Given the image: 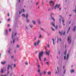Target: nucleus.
I'll return each mask as SVG.
<instances>
[{
	"label": "nucleus",
	"instance_id": "nucleus-1",
	"mask_svg": "<svg viewBox=\"0 0 76 76\" xmlns=\"http://www.w3.org/2000/svg\"><path fill=\"white\" fill-rule=\"evenodd\" d=\"M43 51L40 52L39 53V58L40 61H41V57L42 56H43Z\"/></svg>",
	"mask_w": 76,
	"mask_h": 76
},
{
	"label": "nucleus",
	"instance_id": "nucleus-2",
	"mask_svg": "<svg viewBox=\"0 0 76 76\" xmlns=\"http://www.w3.org/2000/svg\"><path fill=\"white\" fill-rule=\"evenodd\" d=\"M22 16H23L25 18H26V19H27V22H29V20H28V15L27 14H26V15L24 14H22Z\"/></svg>",
	"mask_w": 76,
	"mask_h": 76
},
{
	"label": "nucleus",
	"instance_id": "nucleus-3",
	"mask_svg": "<svg viewBox=\"0 0 76 76\" xmlns=\"http://www.w3.org/2000/svg\"><path fill=\"white\" fill-rule=\"evenodd\" d=\"M67 40L68 42V44H70V43L72 42V39H71V37L70 36H69L68 37Z\"/></svg>",
	"mask_w": 76,
	"mask_h": 76
},
{
	"label": "nucleus",
	"instance_id": "nucleus-4",
	"mask_svg": "<svg viewBox=\"0 0 76 76\" xmlns=\"http://www.w3.org/2000/svg\"><path fill=\"white\" fill-rule=\"evenodd\" d=\"M37 67L38 69V70H37V72L38 73H39V74L40 75V76H41V73L40 72V70H39V67H40V65H38L37 66Z\"/></svg>",
	"mask_w": 76,
	"mask_h": 76
},
{
	"label": "nucleus",
	"instance_id": "nucleus-5",
	"mask_svg": "<svg viewBox=\"0 0 76 76\" xmlns=\"http://www.w3.org/2000/svg\"><path fill=\"white\" fill-rule=\"evenodd\" d=\"M53 16H54V14L53 13H52L50 15L51 18L52 19V20H53V22H55V19H54V18L53 17Z\"/></svg>",
	"mask_w": 76,
	"mask_h": 76
},
{
	"label": "nucleus",
	"instance_id": "nucleus-6",
	"mask_svg": "<svg viewBox=\"0 0 76 76\" xmlns=\"http://www.w3.org/2000/svg\"><path fill=\"white\" fill-rule=\"evenodd\" d=\"M50 6H54V3L53 1H50Z\"/></svg>",
	"mask_w": 76,
	"mask_h": 76
},
{
	"label": "nucleus",
	"instance_id": "nucleus-7",
	"mask_svg": "<svg viewBox=\"0 0 76 76\" xmlns=\"http://www.w3.org/2000/svg\"><path fill=\"white\" fill-rule=\"evenodd\" d=\"M46 55H47V56H50V51L49 50L48 51H47V50L45 52Z\"/></svg>",
	"mask_w": 76,
	"mask_h": 76
},
{
	"label": "nucleus",
	"instance_id": "nucleus-8",
	"mask_svg": "<svg viewBox=\"0 0 76 76\" xmlns=\"http://www.w3.org/2000/svg\"><path fill=\"white\" fill-rule=\"evenodd\" d=\"M60 4H57L56 6H55V7L54 8V9H56V8L58 7V8H59V7H60Z\"/></svg>",
	"mask_w": 76,
	"mask_h": 76
},
{
	"label": "nucleus",
	"instance_id": "nucleus-9",
	"mask_svg": "<svg viewBox=\"0 0 76 76\" xmlns=\"http://www.w3.org/2000/svg\"><path fill=\"white\" fill-rule=\"evenodd\" d=\"M9 66H10V65H9L7 67V75H9Z\"/></svg>",
	"mask_w": 76,
	"mask_h": 76
},
{
	"label": "nucleus",
	"instance_id": "nucleus-10",
	"mask_svg": "<svg viewBox=\"0 0 76 76\" xmlns=\"http://www.w3.org/2000/svg\"><path fill=\"white\" fill-rule=\"evenodd\" d=\"M1 73H4V68L1 69Z\"/></svg>",
	"mask_w": 76,
	"mask_h": 76
},
{
	"label": "nucleus",
	"instance_id": "nucleus-11",
	"mask_svg": "<svg viewBox=\"0 0 76 76\" xmlns=\"http://www.w3.org/2000/svg\"><path fill=\"white\" fill-rule=\"evenodd\" d=\"M62 21L63 26H64V25H65V24H64V20H62Z\"/></svg>",
	"mask_w": 76,
	"mask_h": 76
},
{
	"label": "nucleus",
	"instance_id": "nucleus-12",
	"mask_svg": "<svg viewBox=\"0 0 76 76\" xmlns=\"http://www.w3.org/2000/svg\"><path fill=\"white\" fill-rule=\"evenodd\" d=\"M70 72L71 73H75V70L74 69H72L70 70Z\"/></svg>",
	"mask_w": 76,
	"mask_h": 76
},
{
	"label": "nucleus",
	"instance_id": "nucleus-13",
	"mask_svg": "<svg viewBox=\"0 0 76 76\" xmlns=\"http://www.w3.org/2000/svg\"><path fill=\"white\" fill-rule=\"evenodd\" d=\"M76 26H75L74 28L72 30L74 32H75V31H76Z\"/></svg>",
	"mask_w": 76,
	"mask_h": 76
},
{
	"label": "nucleus",
	"instance_id": "nucleus-14",
	"mask_svg": "<svg viewBox=\"0 0 76 76\" xmlns=\"http://www.w3.org/2000/svg\"><path fill=\"white\" fill-rule=\"evenodd\" d=\"M1 64H3V65L4 64H5V63H6V61H5L4 62H1Z\"/></svg>",
	"mask_w": 76,
	"mask_h": 76
},
{
	"label": "nucleus",
	"instance_id": "nucleus-15",
	"mask_svg": "<svg viewBox=\"0 0 76 76\" xmlns=\"http://www.w3.org/2000/svg\"><path fill=\"white\" fill-rule=\"evenodd\" d=\"M63 32V30H62L61 31V32H60V31H59V34H60L61 35H62V34Z\"/></svg>",
	"mask_w": 76,
	"mask_h": 76
},
{
	"label": "nucleus",
	"instance_id": "nucleus-16",
	"mask_svg": "<svg viewBox=\"0 0 76 76\" xmlns=\"http://www.w3.org/2000/svg\"><path fill=\"white\" fill-rule=\"evenodd\" d=\"M69 53L67 54V58H66V60H68V58H69Z\"/></svg>",
	"mask_w": 76,
	"mask_h": 76
},
{
	"label": "nucleus",
	"instance_id": "nucleus-17",
	"mask_svg": "<svg viewBox=\"0 0 76 76\" xmlns=\"http://www.w3.org/2000/svg\"><path fill=\"white\" fill-rule=\"evenodd\" d=\"M39 42H40V41L38 40L37 41V45H39Z\"/></svg>",
	"mask_w": 76,
	"mask_h": 76
},
{
	"label": "nucleus",
	"instance_id": "nucleus-18",
	"mask_svg": "<svg viewBox=\"0 0 76 76\" xmlns=\"http://www.w3.org/2000/svg\"><path fill=\"white\" fill-rule=\"evenodd\" d=\"M38 23L39 24V25H40V24H41V22H40V20H38Z\"/></svg>",
	"mask_w": 76,
	"mask_h": 76
},
{
	"label": "nucleus",
	"instance_id": "nucleus-19",
	"mask_svg": "<svg viewBox=\"0 0 76 76\" xmlns=\"http://www.w3.org/2000/svg\"><path fill=\"white\" fill-rule=\"evenodd\" d=\"M54 28H55V29H57V28H58V26H55V27H54Z\"/></svg>",
	"mask_w": 76,
	"mask_h": 76
},
{
	"label": "nucleus",
	"instance_id": "nucleus-20",
	"mask_svg": "<svg viewBox=\"0 0 76 76\" xmlns=\"http://www.w3.org/2000/svg\"><path fill=\"white\" fill-rule=\"evenodd\" d=\"M53 41V45H54V39L52 38V39Z\"/></svg>",
	"mask_w": 76,
	"mask_h": 76
},
{
	"label": "nucleus",
	"instance_id": "nucleus-21",
	"mask_svg": "<svg viewBox=\"0 0 76 76\" xmlns=\"http://www.w3.org/2000/svg\"><path fill=\"white\" fill-rule=\"evenodd\" d=\"M51 24H52V25L54 26V27H55V24L54 23H52Z\"/></svg>",
	"mask_w": 76,
	"mask_h": 76
},
{
	"label": "nucleus",
	"instance_id": "nucleus-22",
	"mask_svg": "<svg viewBox=\"0 0 76 76\" xmlns=\"http://www.w3.org/2000/svg\"><path fill=\"white\" fill-rule=\"evenodd\" d=\"M32 22L34 24V25H35L36 23H35V21H34V20H33L32 21Z\"/></svg>",
	"mask_w": 76,
	"mask_h": 76
},
{
	"label": "nucleus",
	"instance_id": "nucleus-23",
	"mask_svg": "<svg viewBox=\"0 0 76 76\" xmlns=\"http://www.w3.org/2000/svg\"><path fill=\"white\" fill-rule=\"evenodd\" d=\"M48 75H51V72H48Z\"/></svg>",
	"mask_w": 76,
	"mask_h": 76
},
{
	"label": "nucleus",
	"instance_id": "nucleus-24",
	"mask_svg": "<svg viewBox=\"0 0 76 76\" xmlns=\"http://www.w3.org/2000/svg\"><path fill=\"white\" fill-rule=\"evenodd\" d=\"M70 27H69L68 30L67 31V33H69V30H70Z\"/></svg>",
	"mask_w": 76,
	"mask_h": 76
},
{
	"label": "nucleus",
	"instance_id": "nucleus-25",
	"mask_svg": "<svg viewBox=\"0 0 76 76\" xmlns=\"http://www.w3.org/2000/svg\"><path fill=\"white\" fill-rule=\"evenodd\" d=\"M37 42H35L34 43V46H37Z\"/></svg>",
	"mask_w": 76,
	"mask_h": 76
},
{
	"label": "nucleus",
	"instance_id": "nucleus-26",
	"mask_svg": "<svg viewBox=\"0 0 76 76\" xmlns=\"http://www.w3.org/2000/svg\"><path fill=\"white\" fill-rule=\"evenodd\" d=\"M10 66L9 67H11V70H12V66H10V65H8V66Z\"/></svg>",
	"mask_w": 76,
	"mask_h": 76
},
{
	"label": "nucleus",
	"instance_id": "nucleus-27",
	"mask_svg": "<svg viewBox=\"0 0 76 76\" xmlns=\"http://www.w3.org/2000/svg\"><path fill=\"white\" fill-rule=\"evenodd\" d=\"M13 31L12 32V39H13Z\"/></svg>",
	"mask_w": 76,
	"mask_h": 76
},
{
	"label": "nucleus",
	"instance_id": "nucleus-28",
	"mask_svg": "<svg viewBox=\"0 0 76 76\" xmlns=\"http://www.w3.org/2000/svg\"><path fill=\"white\" fill-rule=\"evenodd\" d=\"M46 60H47L46 59V58H44V61H46Z\"/></svg>",
	"mask_w": 76,
	"mask_h": 76
},
{
	"label": "nucleus",
	"instance_id": "nucleus-29",
	"mask_svg": "<svg viewBox=\"0 0 76 76\" xmlns=\"http://www.w3.org/2000/svg\"><path fill=\"white\" fill-rule=\"evenodd\" d=\"M30 26L31 28H32L33 27V26L31 25H30Z\"/></svg>",
	"mask_w": 76,
	"mask_h": 76
},
{
	"label": "nucleus",
	"instance_id": "nucleus-30",
	"mask_svg": "<svg viewBox=\"0 0 76 76\" xmlns=\"http://www.w3.org/2000/svg\"><path fill=\"white\" fill-rule=\"evenodd\" d=\"M16 64H14L13 66H14V68H15V67H16Z\"/></svg>",
	"mask_w": 76,
	"mask_h": 76
},
{
	"label": "nucleus",
	"instance_id": "nucleus-31",
	"mask_svg": "<svg viewBox=\"0 0 76 76\" xmlns=\"http://www.w3.org/2000/svg\"><path fill=\"white\" fill-rule=\"evenodd\" d=\"M51 29H52V30H53V31H55V30L54 29H53V27H51Z\"/></svg>",
	"mask_w": 76,
	"mask_h": 76
},
{
	"label": "nucleus",
	"instance_id": "nucleus-32",
	"mask_svg": "<svg viewBox=\"0 0 76 76\" xmlns=\"http://www.w3.org/2000/svg\"><path fill=\"white\" fill-rule=\"evenodd\" d=\"M41 37H42V36H41V34H40V36L39 37V38H41Z\"/></svg>",
	"mask_w": 76,
	"mask_h": 76
},
{
	"label": "nucleus",
	"instance_id": "nucleus-33",
	"mask_svg": "<svg viewBox=\"0 0 76 76\" xmlns=\"http://www.w3.org/2000/svg\"><path fill=\"white\" fill-rule=\"evenodd\" d=\"M44 72H44V75H45L46 74V73H47V72L46 71H45V70H44Z\"/></svg>",
	"mask_w": 76,
	"mask_h": 76
},
{
	"label": "nucleus",
	"instance_id": "nucleus-34",
	"mask_svg": "<svg viewBox=\"0 0 76 76\" xmlns=\"http://www.w3.org/2000/svg\"><path fill=\"white\" fill-rule=\"evenodd\" d=\"M66 69H65L64 71V74H65V73H66Z\"/></svg>",
	"mask_w": 76,
	"mask_h": 76
},
{
	"label": "nucleus",
	"instance_id": "nucleus-35",
	"mask_svg": "<svg viewBox=\"0 0 76 76\" xmlns=\"http://www.w3.org/2000/svg\"><path fill=\"white\" fill-rule=\"evenodd\" d=\"M15 39H14L13 40V44H14V42H15Z\"/></svg>",
	"mask_w": 76,
	"mask_h": 76
},
{
	"label": "nucleus",
	"instance_id": "nucleus-36",
	"mask_svg": "<svg viewBox=\"0 0 76 76\" xmlns=\"http://www.w3.org/2000/svg\"><path fill=\"white\" fill-rule=\"evenodd\" d=\"M46 64L48 65V64H49V62H46Z\"/></svg>",
	"mask_w": 76,
	"mask_h": 76
},
{
	"label": "nucleus",
	"instance_id": "nucleus-37",
	"mask_svg": "<svg viewBox=\"0 0 76 76\" xmlns=\"http://www.w3.org/2000/svg\"><path fill=\"white\" fill-rule=\"evenodd\" d=\"M41 30H42V31H45V30H44V29H43V28H41Z\"/></svg>",
	"mask_w": 76,
	"mask_h": 76
},
{
	"label": "nucleus",
	"instance_id": "nucleus-38",
	"mask_svg": "<svg viewBox=\"0 0 76 76\" xmlns=\"http://www.w3.org/2000/svg\"><path fill=\"white\" fill-rule=\"evenodd\" d=\"M38 3H39V2H37L36 4V5H38Z\"/></svg>",
	"mask_w": 76,
	"mask_h": 76
},
{
	"label": "nucleus",
	"instance_id": "nucleus-39",
	"mask_svg": "<svg viewBox=\"0 0 76 76\" xmlns=\"http://www.w3.org/2000/svg\"><path fill=\"white\" fill-rule=\"evenodd\" d=\"M10 18H8V19L7 20H8V22H9V21H10Z\"/></svg>",
	"mask_w": 76,
	"mask_h": 76
},
{
	"label": "nucleus",
	"instance_id": "nucleus-40",
	"mask_svg": "<svg viewBox=\"0 0 76 76\" xmlns=\"http://www.w3.org/2000/svg\"><path fill=\"white\" fill-rule=\"evenodd\" d=\"M45 48L46 50V51H47V47L46 46H45Z\"/></svg>",
	"mask_w": 76,
	"mask_h": 76
},
{
	"label": "nucleus",
	"instance_id": "nucleus-41",
	"mask_svg": "<svg viewBox=\"0 0 76 76\" xmlns=\"http://www.w3.org/2000/svg\"><path fill=\"white\" fill-rule=\"evenodd\" d=\"M17 48H19V45H17Z\"/></svg>",
	"mask_w": 76,
	"mask_h": 76
},
{
	"label": "nucleus",
	"instance_id": "nucleus-42",
	"mask_svg": "<svg viewBox=\"0 0 76 76\" xmlns=\"http://www.w3.org/2000/svg\"><path fill=\"white\" fill-rule=\"evenodd\" d=\"M25 64L28 65V62H26V63H25Z\"/></svg>",
	"mask_w": 76,
	"mask_h": 76
},
{
	"label": "nucleus",
	"instance_id": "nucleus-43",
	"mask_svg": "<svg viewBox=\"0 0 76 76\" xmlns=\"http://www.w3.org/2000/svg\"><path fill=\"white\" fill-rule=\"evenodd\" d=\"M25 10H24V9H23V12H25Z\"/></svg>",
	"mask_w": 76,
	"mask_h": 76
},
{
	"label": "nucleus",
	"instance_id": "nucleus-44",
	"mask_svg": "<svg viewBox=\"0 0 76 76\" xmlns=\"http://www.w3.org/2000/svg\"><path fill=\"white\" fill-rule=\"evenodd\" d=\"M65 59H66V56H64V60H65Z\"/></svg>",
	"mask_w": 76,
	"mask_h": 76
},
{
	"label": "nucleus",
	"instance_id": "nucleus-45",
	"mask_svg": "<svg viewBox=\"0 0 76 76\" xmlns=\"http://www.w3.org/2000/svg\"><path fill=\"white\" fill-rule=\"evenodd\" d=\"M16 34H17V33H15V34H14V36L16 35Z\"/></svg>",
	"mask_w": 76,
	"mask_h": 76
},
{
	"label": "nucleus",
	"instance_id": "nucleus-46",
	"mask_svg": "<svg viewBox=\"0 0 76 76\" xmlns=\"http://www.w3.org/2000/svg\"><path fill=\"white\" fill-rule=\"evenodd\" d=\"M59 28H61V25H60L59 26Z\"/></svg>",
	"mask_w": 76,
	"mask_h": 76
},
{
	"label": "nucleus",
	"instance_id": "nucleus-47",
	"mask_svg": "<svg viewBox=\"0 0 76 76\" xmlns=\"http://www.w3.org/2000/svg\"><path fill=\"white\" fill-rule=\"evenodd\" d=\"M10 49L9 51H8V53H10Z\"/></svg>",
	"mask_w": 76,
	"mask_h": 76
},
{
	"label": "nucleus",
	"instance_id": "nucleus-48",
	"mask_svg": "<svg viewBox=\"0 0 76 76\" xmlns=\"http://www.w3.org/2000/svg\"><path fill=\"white\" fill-rule=\"evenodd\" d=\"M12 75H13V73H11V74L10 75V76H12Z\"/></svg>",
	"mask_w": 76,
	"mask_h": 76
},
{
	"label": "nucleus",
	"instance_id": "nucleus-49",
	"mask_svg": "<svg viewBox=\"0 0 76 76\" xmlns=\"http://www.w3.org/2000/svg\"><path fill=\"white\" fill-rule=\"evenodd\" d=\"M75 13H76V10H75H75H73V12H75Z\"/></svg>",
	"mask_w": 76,
	"mask_h": 76
},
{
	"label": "nucleus",
	"instance_id": "nucleus-50",
	"mask_svg": "<svg viewBox=\"0 0 76 76\" xmlns=\"http://www.w3.org/2000/svg\"><path fill=\"white\" fill-rule=\"evenodd\" d=\"M1 76H7V75H1Z\"/></svg>",
	"mask_w": 76,
	"mask_h": 76
},
{
	"label": "nucleus",
	"instance_id": "nucleus-51",
	"mask_svg": "<svg viewBox=\"0 0 76 76\" xmlns=\"http://www.w3.org/2000/svg\"><path fill=\"white\" fill-rule=\"evenodd\" d=\"M66 32V31H64V35L65 34V33Z\"/></svg>",
	"mask_w": 76,
	"mask_h": 76
},
{
	"label": "nucleus",
	"instance_id": "nucleus-52",
	"mask_svg": "<svg viewBox=\"0 0 76 76\" xmlns=\"http://www.w3.org/2000/svg\"><path fill=\"white\" fill-rule=\"evenodd\" d=\"M9 31H10H10H11V28H10L9 29Z\"/></svg>",
	"mask_w": 76,
	"mask_h": 76
},
{
	"label": "nucleus",
	"instance_id": "nucleus-53",
	"mask_svg": "<svg viewBox=\"0 0 76 76\" xmlns=\"http://www.w3.org/2000/svg\"><path fill=\"white\" fill-rule=\"evenodd\" d=\"M14 57L13 56H11V58H13Z\"/></svg>",
	"mask_w": 76,
	"mask_h": 76
},
{
	"label": "nucleus",
	"instance_id": "nucleus-54",
	"mask_svg": "<svg viewBox=\"0 0 76 76\" xmlns=\"http://www.w3.org/2000/svg\"><path fill=\"white\" fill-rule=\"evenodd\" d=\"M48 47H50V45H48Z\"/></svg>",
	"mask_w": 76,
	"mask_h": 76
},
{
	"label": "nucleus",
	"instance_id": "nucleus-55",
	"mask_svg": "<svg viewBox=\"0 0 76 76\" xmlns=\"http://www.w3.org/2000/svg\"><path fill=\"white\" fill-rule=\"evenodd\" d=\"M63 68L64 69V68H65V66L64 65L63 66Z\"/></svg>",
	"mask_w": 76,
	"mask_h": 76
},
{
	"label": "nucleus",
	"instance_id": "nucleus-56",
	"mask_svg": "<svg viewBox=\"0 0 76 76\" xmlns=\"http://www.w3.org/2000/svg\"><path fill=\"white\" fill-rule=\"evenodd\" d=\"M55 73H56V74H57V70H56V72H55Z\"/></svg>",
	"mask_w": 76,
	"mask_h": 76
},
{
	"label": "nucleus",
	"instance_id": "nucleus-57",
	"mask_svg": "<svg viewBox=\"0 0 76 76\" xmlns=\"http://www.w3.org/2000/svg\"><path fill=\"white\" fill-rule=\"evenodd\" d=\"M6 32H7V29H6Z\"/></svg>",
	"mask_w": 76,
	"mask_h": 76
},
{
	"label": "nucleus",
	"instance_id": "nucleus-58",
	"mask_svg": "<svg viewBox=\"0 0 76 76\" xmlns=\"http://www.w3.org/2000/svg\"><path fill=\"white\" fill-rule=\"evenodd\" d=\"M37 39V37H35L34 38V40H35V39Z\"/></svg>",
	"mask_w": 76,
	"mask_h": 76
},
{
	"label": "nucleus",
	"instance_id": "nucleus-59",
	"mask_svg": "<svg viewBox=\"0 0 76 76\" xmlns=\"http://www.w3.org/2000/svg\"><path fill=\"white\" fill-rule=\"evenodd\" d=\"M61 8H59V10H61Z\"/></svg>",
	"mask_w": 76,
	"mask_h": 76
},
{
	"label": "nucleus",
	"instance_id": "nucleus-60",
	"mask_svg": "<svg viewBox=\"0 0 76 76\" xmlns=\"http://www.w3.org/2000/svg\"><path fill=\"white\" fill-rule=\"evenodd\" d=\"M59 21H60H60H61V19H59Z\"/></svg>",
	"mask_w": 76,
	"mask_h": 76
},
{
	"label": "nucleus",
	"instance_id": "nucleus-61",
	"mask_svg": "<svg viewBox=\"0 0 76 76\" xmlns=\"http://www.w3.org/2000/svg\"><path fill=\"white\" fill-rule=\"evenodd\" d=\"M37 53H38V52H37V51L35 52V54H37Z\"/></svg>",
	"mask_w": 76,
	"mask_h": 76
},
{
	"label": "nucleus",
	"instance_id": "nucleus-62",
	"mask_svg": "<svg viewBox=\"0 0 76 76\" xmlns=\"http://www.w3.org/2000/svg\"><path fill=\"white\" fill-rule=\"evenodd\" d=\"M70 23H71V21H70L69 24H70Z\"/></svg>",
	"mask_w": 76,
	"mask_h": 76
},
{
	"label": "nucleus",
	"instance_id": "nucleus-63",
	"mask_svg": "<svg viewBox=\"0 0 76 76\" xmlns=\"http://www.w3.org/2000/svg\"><path fill=\"white\" fill-rule=\"evenodd\" d=\"M8 16H9V14H8Z\"/></svg>",
	"mask_w": 76,
	"mask_h": 76
},
{
	"label": "nucleus",
	"instance_id": "nucleus-64",
	"mask_svg": "<svg viewBox=\"0 0 76 76\" xmlns=\"http://www.w3.org/2000/svg\"><path fill=\"white\" fill-rule=\"evenodd\" d=\"M59 40H60V41H61V39H59Z\"/></svg>",
	"mask_w": 76,
	"mask_h": 76
}]
</instances>
